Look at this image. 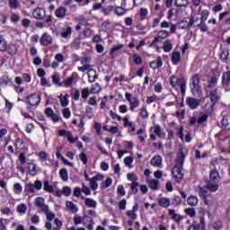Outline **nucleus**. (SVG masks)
Returning <instances> with one entry per match:
<instances>
[{
  "instance_id": "f257e3e1",
  "label": "nucleus",
  "mask_w": 230,
  "mask_h": 230,
  "mask_svg": "<svg viewBox=\"0 0 230 230\" xmlns=\"http://www.w3.org/2000/svg\"><path fill=\"white\" fill-rule=\"evenodd\" d=\"M217 82H218V79L214 77L211 79V81L208 83V85L206 88L207 93H209V98L211 101V104L205 105V111L207 114H211L213 112V107H215V104L220 100V95H218V93L217 92V89H213L217 85ZM212 89V90H211Z\"/></svg>"
},
{
  "instance_id": "f03ea898",
  "label": "nucleus",
  "mask_w": 230,
  "mask_h": 230,
  "mask_svg": "<svg viewBox=\"0 0 230 230\" xmlns=\"http://www.w3.org/2000/svg\"><path fill=\"white\" fill-rule=\"evenodd\" d=\"M184 153L181 152L178 154L177 159L174 163V166L172 170V177L175 182H181L184 177V172H182V166L184 164Z\"/></svg>"
},
{
  "instance_id": "7ed1b4c3",
  "label": "nucleus",
  "mask_w": 230,
  "mask_h": 230,
  "mask_svg": "<svg viewBox=\"0 0 230 230\" xmlns=\"http://www.w3.org/2000/svg\"><path fill=\"white\" fill-rule=\"evenodd\" d=\"M218 190V184L208 182L206 187H199L198 193L201 199H203L205 204L209 206V201L208 200V197H211V193H215V191Z\"/></svg>"
},
{
  "instance_id": "20e7f679",
  "label": "nucleus",
  "mask_w": 230,
  "mask_h": 230,
  "mask_svg": "<svg viewBox=\"0 0 230 230\" xmlns=\"http://www.w3.org/2000/svg\"><path fill=\"white\" fill-rule=\"evenodd\" d=\"M170 85L176 91H181L182 96H186V81L177 75L169 78Z\"/></svg>"
},
{
  "instance_id": "39448f33",
  "label": "nucleus",
  "mask_w": 230,
  "mask_h": 230,
  "mask_svg": "<svg viewBox=\"0 0 230 230\" xmlns=\"http://www.w3.org/2000/svg\"><path fill=\"white\" fill-rule=\"evenodd\" d=\"M125 99L129 104V111H131V112H134V111H136V109H137L141 104L139 98L130 93H125Z\"/></svg>"
},
{
  "instance_id": "423d86ee",
  "label": "nucleus",
  "mask_w": 230,
  "mask_h": 230,
  "mask_svg": "<svg viewBox=\"0 0 230 230\" xmlns=\"http://www.w3.org/2000/svg\"><path fill=\"white\" fill-rule=\"evenodd\" d=\"M40 100H41L40 93H34L29 94L25 98V102L28 103V105H30V107L37 108L40 104Z\"/></svg>"
},
{
  "instance_id": "0eeeda50",
  "label": "nucleus",
  "mask_w": 230,
  "mask_h": 230,
  "mask_svg": "<svg viewBox=\"0 0 230 230\" xmlns=\"http://www.w3.org/2000/svg\"><path fill=\"white\" fill-rule=\"evenodd\" d=\"M191 83H192V87L191 91L192 93L195 95L200 96L202 94V88L200 87V75H195L191 77Z\"/></svg>"
},
{
  "instance_id": "6e6552de",
  "label": "nucleus",
  "mask_w": 230,
  "mask_h": 230,
  "mask_svg": "<svg viewBox=\"0 0 230 230\" xmlns=\"http://www.w3.org/2000/svg\"><path fill=\"white\" fill-rule=\"evenodd\" d=\"M151 134H150V138L153 141H155L157 137L160 139H163L164 137V131H163V128H161V125L155 124L153 127H151Z\"/></svg>"
},
{
  "instance_id": "1a4fd4ad",
  "label": "nucleus",
  "mask_w": 230,
  "mask_h": 230,
  "mask_svg": "<svg viewBox=\"0 0 230 230\" xmlns=\"http://www.w3.org/2000/svg\"><path fill=\"white\" fill-rule=\"evenodd\" d=\"M115 4H121L128 12L136 6V0H114Z\"/></svg>"
},
{
  "instance_id": "9d476101",
  "label": "nucleus",
  "mask_w": 230,
  "mask_h": 230,
  "mask_svg": "<svg viewBox=\"0 0 230 230\" xmlns=\"http://www.w3.org/2000/svg\"><path fill=\"white\" fill-rule=\"evenodd\" d=\"M122 121H123V127L125 128H128V132H136V124L134 121L130 120L128 116H125L122 119Z\"/></svg>"
},
{
  "instance_id": "9b49d317",
  "label": "nucleus",
  "mask_w": 230,
  "mask_h": 230,
  "mask_svg": "<svg viewBox=\"0 0 230 230\" xmlns=\"http://www.w3.org/2000/svg\"><path fill=\"white\" fill-rule=\"evenodd\" d=\"M103 179H104L103 174H96L95 176H93L89 180L90 188H92V190H98V181H103Z\"/></svg>"
},
{
  "instance_id": "f8f14e48",
  "label": "nucleus",
  "mask_w": 230,
  "mask_h": 230,
  "mask_svg": "<svg viewBox=\"0 0 230 230\" xmlns=\"http://www.w3.org/2000/svg\"><path fill=\"white\" fill-rule=\"evenodd\" d=\"M34 204L36 208H38V209H40V211L42 213H44V211L49 208L48 205H46L45 199L42 197L36 198Z\"/></svg>"
},
{
  "instance_id": "ddd939ff",
  "label": "nucleus",
  "mask_w": 230,
  "mask_h": 230,
  "mask_svg": "<svg viewBox=\"0 0 230 230\" xmlns=\"http://www.w3.org/2000/svg\"><path fill=\"white\" fill-rule=\"evenodd\" d=\"M58 132L60 137H66L67 141H69L70 143H75L78 139V137L75 138V137H73V133H71L70 131L60 129Z\"/></svg>"
},
{
  "instance_id": "4468645a",
  "label": "nucleus",
  "mask_w": 230,
  "mask_h": 230,
  "mask_svg": "<svg viewBox=\"0 0 230 230\" xmlns=\"http://www.w3.org/2000/svg\"><path fill=\"white\" fill-rule=\"evenodd\" d=\"M40 43L41 46H49L53 44V37H51L48 32H45L41 35Z\"/></svg>"
},
{
  "instance_id": "2eb2a0df",
  "label": "nucleus",
  "mask_w": 230,
  "mask_h": 230,
  "mask_svg": "<svg viewBox=\"0 0 230 230\" xmlns=\"http://www.w3.org/2000/svg\"><path fill=\"white\" fill-rule=\"evenodd\" d=\"M200 100L193 98V97H187L186 98V103L188 107L191 109V111H194V109H197L199 105H200Z\"/></svg>"
},
{
  "instance_id": "dca6fc26",
  "label": "nucleus",
  "mask_w": 230,
  "mask_h": 230,
  "mask_svg": "<svg viewBox=\"0 0 230 230\" xmlns=\"http://www.w3.org/2000/svg\"><path fill=\"white\" fill-rule=\"evenodd\" d=\"M78 80V74L74 72L68 78L63 82L64 87H71Z\"/></svg>"
},
{
  "instance_id": "f3484780",
  "label": "nucleus",
  "mask_w": 230,
  "mask_h": 230,
  "mask_svg": "<svg viewBox=\"0 0 230 230\" xmlns=\"http://www.w3.org/2000/svg\"><path fill=\"white\" fill-rule=\"evenodd\" d=\"M139 209V205L135 204L131 210H128L126 212L127 217L130 218V220H137V210Z\"/></svg>"
},
{
  "instance_id": "a211bd4d",
  "label": "nucleus",
  "mask_w": 230,
  "mask_h": 230,
  "mask_svg": "<svg viewBox=\"0 0 230 230\" xmlns=\"http://www.w3.org/2000/svg\"><path fill=\"white\" fill-rule=\"evenodd\" d=\"M32 16L34 19H38L39 21H42L46 17V11L42 8H36L32 12Z\"/></svg>"
},
{
  "instance_id": "6ab92c4d",
  "label": "nucleus",
  "mask_w": 230,
  "mask_h": 230,
  "mask_svg": "<svg viewBox=\"0 0 230 230\" xmlns=\"http://www.w3.org/2000/svg\"><path fill=\"white\" fill-rule=\"evenodd\" d=\"M151 164L155 168H163V157L159 155H155L152 159H151Z\"/></svg>"
},
{
  "instance_id": "aec40b11",
  "label": "nucleus",
  "mask_w": 230,
  "mask_h": 230,
  "mask_svg": "<svg viewBox=\"0 0 230 230\" xmlns=\"http://www.w3.org/2000/svg\"><path fill=\"white\" fill-rule=\"evenodd\" d=\"M27 164L29 175H31V177H35V175L39 173V167H37V164L33 162H30Z\"/></svg>"
},
{
  "instance_id": "412c9836",
  "label": "nucleus",
  "mask_w": 230,
  "mask_h": 230,
  "mask_svg": "<svg viewBox=\"0 0 230 230\" xmlns=\"http://www.w3.org/2000/svg\"><path fill=\"white\" fill-rule=\"evenodd\" d=\"M45 114H47V116L49 118H50V119H52V121H54V123L60 121V117H58V115L55 114V111H53V109H51V108H47L45 110Z\"/></svg>"
},
{
  "instance_id": "4be33fe9",
  "label": "nucleus",
  "mask_w": 230,
  "mask_h": 230,
  "mask_svg": "<svg viewBox=\"0 0 230 230\" xmlns=\"http://www.w3.org/2000/svg\"><path fill=\"white\" fill-rule=\"evenodd\" d=\"M66 209L69 211V213H78V207L76 204H74L73 201H66Z\"/></svg>"
},
{
  "instance_id": "5701e85b",
  "label": "nucleus",
  "mask_w": 230,
  "mask_h": 230,
  "mask_svg": "<svg viewBox=\"0 0 230 230\" xmlns=\"http://www.w3.org/2000/svg\"><path fill=\"white\" fill-rule=\"evenodd\" d=\"M27 211H28V205H26L25 203H20L16 206V213H18L20 217L26 215Z\"/></svg>"
},
{
  "instance_id": "b1692460",
  "label": "nucleus",
  "mask_w": 230,
  "mask_h": 230,
  "mask_svg": "<svg viewBox=\"0 0 230 230\" xmlns=\"http://www.w3.org/2000/svg\"><path fill=\"white\" fill-rule=\"evenodd\" d=\"M187 204L191 208H195V206H199V198L195 195H190L187 198Z\"/></svg>"
},
{
  "instance_id": "393cba45",
  "label": "nucleus",
  "mask_w": 230,
  "mask_h": 230,
  "mask_svg": "<svg viewBox=\"0 0 230 230\" xmlns=\"http://www.w3.org/2000/svg\"><path fill=\"white\" fill-rule=\"evenodd\" d=\"M66 13H67V9L63 6L58 7L55 12V15L58 19H64V17H66Z\"/></svg>"
},
{
  "instance_id": "a878e982",
  "label": "nucleus",
  "mask_w": 230,
  "mask_h": 230,
  "mask_svg": "<svg viewBox=\"0 0 230 230\" xmlns=\"http://www.w3.org/2000/svg\"><path fill=\"white\" fill-rule=\"evenodd\" d=\"M209 179L212 182H218L220 181V174L217 169H213L209 173Z\"/></svg>"
},
{
  "instance_id": "bb28decb",
  "label": "nucleus",
  "mask_w": 230,
  "mask_h": 230,
  "mask_svg": "<svg viewBox=\"0 0 230 230\" xmlns=\"http://www.w3.org/2000/svg\"><path fill=\"white\" fill-rule=\"evenodd\" d=\"M163 66V59L161 57L156 58L155 61H152L150 63V68L151 69H159V67Z\"/></svg>"
},
{
  "instance_id": "cd10ccee",
  "label": "nucleus",
  "mask_w": 230,
  "mask_h": 230,
  "mask_svg": "<svg viewBox=\"0 0 230 230\" xmlns=\"http://www.w3.org/2000/svg\"><path fill=\"white\" fill-rule=\"evenodd\" d=\"M169 216L174 222H181L184 218L181 214H177L174 209H169Z\"/></svg>"
},
{
  "instance_id": "c85d7f7f",
  "label": "nucleus",
  "mask_w": 230,
  "mask_h": 230,
  "mask_svg": "<svg viewBox=\"0 0 230 230\" xmlns=\"http://www.w3.org/2000/svg\"><path fill=\"white\" fill-rule=\"evenodd\" d=\"M139 116L142 119H148L150 113H148V110L146 109V106H142L139 109Z\"/></svg>"
},
{
  "instance_id": "c756f323",
  "label": "nucleus",
  "mask_w": 230,
  "mask_h": 230,
  "mask_svg": "<svg viewBox=\"0 0 230 230\" xmlns=\"http://www.w3.org/2000/svg\"><path fill=\"white\" fill-rule=\"evenodd\" d=\"M163 49L164 53H170L172 49H173V44L172 43V40H167L164 42Z\"/></svg>"
},
{
  "instance_id": "7c9ffc66",
  "label": "nucleus",
  "mask_w": 230,
  "mask_h": 230,
  "mask_svg": "<svg viewBox=\"0 0 230 230\" xmlns=\"http://www.w3.org/2000/svg\"><path fill=\"white\" fill-rule=\"evenodd\" d=\"M8 4L11 10H19L21 8V2L19 0H8Z\"/></svg>"
},
{
  "instance_id": "2f4dec72",
  "label": "nucleus",
  "mask_w": 230,
  "mask_h": 230,
  "mask_svg": "<svg viewBox=\"0 0 230 230\" xmlns=\"http://www.w3.org/2000/svg\"><path fill=\"white\" fill-rule=\"evenodd\" d=\"M84 204L88 208H93V209H96V207L98 206V203L96 200L91 199V198H85L84 199Z\"/></svg>"
},
{
  "instance_id": "473e14b6",
  "label": "nucleus",
  "mask_w": 230,
  "mask_h": 230,
  "mask_svg": "<svg viewBox=\"0 0 230 230\" xmlns=\"http://www.w3.org/2000/svg\"><path fill=\"white\" fill-rule=\"evenodd\" d=\"M14 146L17 150H26V144L21 138L15 140Z\"/></svg>"
},
{
  "instance_id": "72a5a7b5",
  "label": "nucleus",
  "mask_w": 230,
  "mask_h": 230,
  "mask_svg": "<svg viewBox=\"0 0 230 230\" xmlns=\"http://www.w3.org/2000/svg\"><path fill=\"white\" fill-rule=\"evenodd\" d=\"M172 62L174 66H177L181 62V52H172Z\"/></svg>"
},
{
  "instance_id": "f704fd0d",
  "label": "nucleus",
  "mask_w": 230,
  "mask_h": 230,
  "mask_svg": "<svg viewBox=\"0 0 230 230\" xmlns=\"http://www.w3.org/2000/svg\"><path fill=\"white\" fill-rule=\"evenodd\" d=\"M59 177L61 180L64 181V182H67L69 179V173L67 172V169L63 168L59 171Z\"/></svg>"
},
{
  "instance_id": "c9c22d12",
  "label": "nucleus",
  "mask_w": 230,
  "mask_h": 230,
  "mask_svg": "<svg viewBox=\"0 0 230 230\" xmlns=\"http://www.w3.org/2000/svg\"><path fill=\"white\" fill-rule=\"evenodd\" d=\"M12 79H10L8 76H2L0 78V85L2 87H6L7 85H12Z\"/></svg>"
},
{
  "instance_id": "e433bc0d",
  "label": "nucleus",
  "mask_w": 230,
  "mask_h": 230,
  "mask_svg": "<svg viewBox=\"0 0 230 230\" xmlns=\"http://www.w3.org/2000/svg\"><path fill=\"white\" fill-rule=\"evenodd\" d=\"M134 163V157L133 156H128L124 158V164L127 166V168H129V170H132L134 168V165L132 164Z\"/></svg>"
},
{
  "instance_id": "4c0bfd02",
  "label": "nucleus",
  "mask_w": 230,
  "mask_h": 230,
  "mask_svg": "<svg viewBox=\"0 0 230 230\" xmlns=\"http://www.w3.org/2000/svg\"><path fill=\"white\" fill-rule=\"evenodd\" d=\"M158 204L161 208H169L170 207V199L168 198H160L158 199Z\"/></svg>"
},
{
  "instance_id": "58836bf2",
  "label": "nucleus",
  "mask_w": 230,
  "mask_h": 230,
  "mask_svg": "<svg viewBox=\"0 0 230 230\" xmlns=\"http://www.w3.org/2000/svg\"><path fill=\"white\" fill-rule=\"evenodd\" d=\"M139 19L140 21H145L146 17H148V9L145 7H141L139 12H138Z\"/></svg>"
},
{
  "instance_id": "ea45409f",
  "label": "nucleus",
  "mask_w": 230,
  "mask_h": 230,
  "mask_svg": "<svg viewBox=\"0 0 230 230\" xmlns=\"http://www.w3.org/2000/svg\"><path fill=\"white\" fill-rule=\"evenodd\" d=\"M73 33V28L67 26L65 31L61 32L62 39H69L71 37V34Z\"/></svg>"
},
{
  "instance_id": "a19ab883",
  "label": "nucleus",
  "mask_w": 230,
  "mask_h": 230,
  "mask_svg": "<svg viewBox=\"0 0 230 230\" xmlns=\"http://www.w3.org/2000/svg\"><path fill=\"white\" fill-rule=\"evenodd\" d=\"M197 230H205L206 229V221L204 219V216L199 217V223L194 225Z\"/></svg>"
},
{
  "instance_id": "79ce46f5",
  "label": "nucleus",
  "mask_w": 230,
  "mask_h": 230,
  "mask_svg": "<svg viewBox=\"0 0 230 230\" xmlns=\"http://www.w3.org/2000/svg\"><path fill=\"white\" fill-rule=\"evenodd\" d=\"M68 97H69L68 94L59 95L58 99L62 107H67V105H69V100H67Z\"/></svg>"
},
{
  "instance_id": "37998d69",
  "label": "nucleus",
  "mask_w": 230,
  "mask_h": 230,
  "mask_svg": "<svg viewBox=\"0 0 230 230\" xmlns=\"http://www.w3.org/2000/svg\"><path fill=\"white\" fill-rule=\"evenodd\" d=\"M96 78H98V75H96V71H94L93 69H90L88 72V82H90V84H93V82H94Z\"/></svg>"
},
{
  "instance_id": "c03bdc74",
  "label": "nucleus",
  "mask_w": 230,
  "mask_h": 230,
  "mask_svg": "<svg viewBox=\"0 0 230 230\" xmlns=\"http://www.w3.org/2000/svg\"><path fill=\"white\" fill-rule=\"evenodd\" d=\"M137 136H138V139L142 143L146 139V132L143 128H140L137 131Z\"/></svg>"
},
{
  "instance_id": "a18cd8bd",
  "label": "nucleus",
  "mask_w": 230,
  "mask_h": 230,
  "mask_svg": "<svg viewBox=\"0 0 230 230\" xmlns=\"http://www.w3.org/2000/svg\"><path fill=\"white\" fill-rule=\"evenodd\" d=\"M114 12L117 15H125L128 11L120 4L115 8Z\"/></svg>"
},
{
  "instance_id": "49530a36",
  "label": "nucleus",
  "mask_w": 230,
  "mask_h": 230,
  "mask_svg": "<svg viewBox=\"0 0 230 230\" xmlns=\"http://www.w3.org/2000/svg\"><path fill=\"white\" fill-rule=\"evenodd\" d=\"M223 85H229L230 84V71L223 74L222 76Z\"/></svg>"
},
{
  "instance_id": "de8ad7c7",
  "label": "nucleus",
  "mask_w": 230,
  "mask_h": 230,
  "mask_svg": "<svg viewBox=\"0 0 230 230\" xmlns=\"http://www.w3.org/2000/svg\"><path fill=\"white\" fill-rule=\"evenodd\" d=\"M43 213L46 215L47 220L49 222H51V220L55 219V213H53L49 208L43 211Z\"/></svg>"
},
{
  "instance_id": "09e8293b",
  "label": "nucleus",
  "mask_w": 230,
  "mask_h": 230,
  "mask_svg": "<svg viewBox=\"0 0 230 230\" xmlns=\"http://www.w3.org/2000/svg\"><path fill=\"white\" fill-rule=\"evenodd\" d=\"M100 91H102V86H100V84L97 83L93 84L90 89V93L92 94H98V93H100Z\"/></svg>"
},
{
  "instance_id": "8fccbe9b",
  "label": "nucleus",
  "mask_w": 230,
  "mask_h": 230,
  "mask_svg": "<svg viewBox=\"0 0 230 230\" xmlns=\"http://www.w3.org/2000/svg\"><path fill=\"white\" fill-rule=\"evenodd\" d=\"M13 193H15V195H21V193H22V185L21 183H14Z\"/></svg>"
},
{
  "instance_id": "3c124183",
  "label": "nucleus",
  "mask_w": 230,
  "mask_h": 230,
  "mask_svg": "<svg viewBox=\"0 0 230 230\" xmlns=\"http://www.w3.org/2000/svg\"><path fill=\"white\" fill-rule=\"evenodd\" d=\"M184 213H186L188 215V217H190V218H193L197 215V212L195 211L194 208H185Z\"/></svg>"
},
{
  "instance_id": "603ef678",
  "label": "nucleus",
  "mask_w": 230,
  "mask_h": 230,
  "mask_svg": "<svg viewBox=\"0 0 230 230\" xmlns=\"http://www.w3.org/2000/svg\"><path fill=\"white\" fill-rule=\"evenodd\" d=\"M188 0H175V4L178 8H185L189 4Z\"/></svg>"
},
{
  "instance_id": "864d4df0",
  "label": "nucleus",
  "mask_w": 230,
  "mask_h": 230,
  "mask_svg": "<svg viewBox=\"0 0 230 230\" xmlns=\"http://www.w3.org/2000/svg\"><path fill=\"white\" fill-rule=\"evenodd\" d=\"M6 49H8V44H6V40L0 36V51L4 52Z\"/></svg>"
},
{
  "instance_id": "5fc2aeb1",
  "label": "nucleus",
  "mask_w": 230,
  "mask_h": 230,
  "mask_svg": "<svg viewBox=\"0 0 230 230\" xmlns=\"http://www.w3.org/2000/svg\"><path fill=\"white\" fill-rule=\"evenodd\" d=\"M149 187L151 190H159V180H151L149 181Z\"/></svg>"
},
{
  "instance_id": "6e6d98bb",
  "label": "nucleus",
  "mask_w": 230,
  "mask_h": 230,
  "mask_svg": "<svg viewBox=\"0 0 230 230\" xmlns=\"http://www.w3.org/2000/svg\"><path fill=\"white\" fill-rule=\"evenodd\" d=\"M200 15H201L200 22H206V21H208V17H209V11L202 10L200 13Z\"/></svg>"
},
{
  "instance_id": "4d7b16f0",
  "label": "nucleus",
  "mask_w": 230,
  "mask_h": 230,
  "mask_svg": "<svg viewBox=\"0 0 230 230\" xmlns=\"http://www.w3.org/2000/svg\"><path fill=\"white\" fill-rule=\"evenodd\" d=\"M157 37L158 39H166L170 37V32H168V31L161 30L158 31Z\"/></svg>"
},
{
  "instance_id": "13d9d810",
  "label": "nucleus",
  "mask_w": 230,
  "mask_h": 230,
  "mask_svg": "<svg viewBox=\"0 0 230 230\" xmlns=\"http://www.w3.org/2000/svg\"><path fill=\"white\" fill-rule=\"evenodd\" d=\"M7 51L9 55H16L17 54V47L14 44H11L7 47Z\"/></svg>"
},
{
  "instance_id": "bf43d9fd",
  "label": "nucleus",
  "mask_w": 230,
  "mask_h": 230,
  "mask_svg": "<svg viewBox=\"0 0 230 230\" xmlns=\"http://www.w3.org/2000/svg\"><path fill=\"white\" fill-rule=\"evenodd\" d=\"M229 58V50L228 49H223L221 52V60L222 62H227V59Z\"/></svg>"
},
{
  "instance_id": "052dcab7",
  "label": "nucleus",
  "mask_w": 230,
  "mask_h": 230,
  "mask_svg": "<svg viewBox=\"0 0 230 230\" xmlns=\"http://www.w3.org/2000/svg\"><path fill=\"white\" fill-rule=\"evenodd\" d=\"M89 94H91V90H89L87 87L84 88L81 92L83 100H87V98H89Z\"/></svg>"
},
{
  "instance_id": "680f3d73",
  "label": "nucleus",
  "mask_w": 230,
  "mask_h": 230,
  "mask_svg": "<svg viewBox=\"0 0 230 230\" xmlns=\"http://www.w3.org/2000/svg\"><path fill=\"white\" fill-rule=\"evenodd\" d=\"M112 184V178H107L102 183V188L103 190H107L110 186Z\"/></svg>"
},
{
  "instance_id": "e2e57ef3",
  "label": "nucleus",
  "mask_w": 230,
  "mask_h": 230,
  "mask_svg": "<svg viewBox=\"0 0 230 230\" xmlns=\"http://www.w3.org/2000/svg\"><path fill=\"white\" fill-rule=\"evenodd\" d=\"M25 191H27V193H35V185H33V183H27L25 185Z\"/></svg>"
},
{
  "instance_id": "0e129e2a",
  "label": "nucleus",
  "mask_w": 230,
  "mask_h": 230,
  "mask_svg": "<svg viewBox=\"0 0 230 230\" xmlns=\"http://www.w3.org/2000/svg\"><path fill=\"white\" fill-rule=\"evenodd\" d=\"M44 190L45 191H48L49 193H53L55 190L53 189V186L49 184V181H44Z\"/></svg>"
},
{
  "instance_id": "69168bd1",
  "label": "nucleus",
  "mask_w": 230,
  "mask_h": 230,
  "mask_svg": "<svg viewBox=\"0 0 230 230\" xmlns=\"http://www.w3.org/2000/svg\"><path fill=\"white\" fill-rule=\"evenodd\" d=\"M62 115L63 118H66V119H69V118H71V110H69V108L63 109Z\"/></svg>"
},
{
  "instance_id": "338daca9",
  "label": "nucleus",
  "mask_w": 230,
  "mask_h": 230,
  "mask_svg": "<svg viewBox=\"0 0 230 230\" xmlns=\"http://www.w3.org/2000/svg\"><path fill=\"white\" fill-rule=\"evenodd\" d=\"M52 82H53V84H55L56 85H62V84H60V75H58V74H54L53 75H52Z\"/></svg>"
},
{
  "instance_id": "774afa93",
  "label": "nucleus",
  "mask_w": 230,
  "mask_h": 230,
  "mask_svg": "<svg viewBox=\"0 0 230 230\" xmlns=\"http://www.w3.org/2000/svg\"><path fill=\"white\" fill-rule=\"evenodd\" d=\"M38 156L40 157V159H41V161H48V159H49L48 153H46L45 151L40 152L38 154Z\"/></svg>"
}]
</instances>
